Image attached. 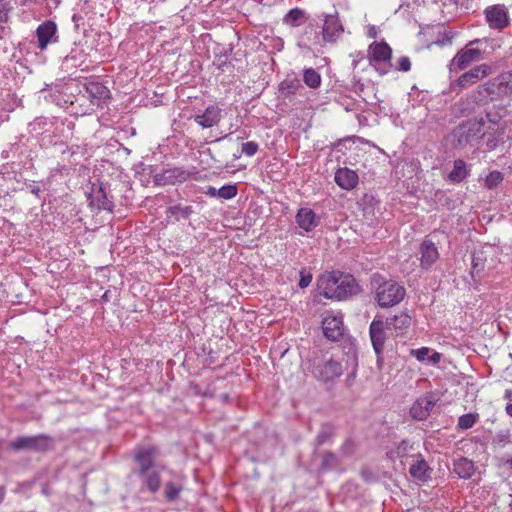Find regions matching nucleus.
Returning <instances> with one entry per match:
<instances>
[{
    "mask_svg": "<svg viewBox=\"0 0 512 512\" xmlns=\"http://www.w3.org/2000/svg\"><path fill=\"white\" fill-rule=\"evenodd\" d=\"M375 299L380 307H392L400 303L406 294L405 288L394 280H384L379 275L373 276Z\"/></svg>",
    "mask_w": 512,
    "mask_h": 512,
    "instance_id": "obj_2",
    "label": "nucleus"
},
{
    "mask_svg": "<svg viewBox=\"0 0 512 512\" xmlns=\"http://www.w3.org/2000/svg\"><path fill=\"white\" fill-rule=\"evenodd\" d=\"M88 200L92 207L112 211L113 203L108 196L106 186L102 182H95L88 192Z\"/></svg>",
    "mask_w": 512,
    "mask_h": 512,
    "instance_id": "obj_8",
    "label": "nucleus"
},
{
    "mask_svg": "<svg viewBox=\"0 0 512 512\" xmlns=\"http://www.w3.org/2000/svg\"><path fill=\"white\" fill-rule=\"evenodd\" d=\"M335 182L338 186L345 190H351L358 184V174L349 168H339L335 173Z\"/></svg>",
    "mask_w": 512,
    "mask_h": 512,
    "instance_id": "obj_20",
    "label": "nucleus"
},
{
    "mask_svg": "<svg viewBox=\"0 0 512 512\" xmlns=\"http://www.w3.org/2000/svg\"><path fill=\"white\" fill-rule=\"evenodd\" d=\"M312 281V274L306 269L300 271V280L298 286L302 289L308 287Z\"/></svg>",
    "mask_w": 512,
    "mask_h": 512,
    "instance_id": "obj_42",
    "label": "nucleus"
},
{
    "mask_svg": "<svg viewBox=\"0 0 512 512\" xmlns=\"http://www.w3.org/2000/svg\"><path fill=\"white\" fill-rule=\"evenodd\" d=\"M337 465V458L333 453H325L322 458V468L331 469Z\"/></svg>",
    "mask_w": 512,
    "mask_h": 512,
    "instance_id": "obj_40",
    "label": "nucleus"
},
{
    "mask_svg": "<svg viewBox=\"0 0 512 512\" xmlns=\"http://www.w3.org/2000/svg\"><path fill=\"white\" fill-rule=\"evenodd\" d=\"M421 265L430 267L439 257L435 244L430 240H425L420 247Z\"/></svg>",
    "mask_w": 512,
    "mask_h": 512,
    "instance_id": "obj_22",
    "label": "nucleus"
},
{
    "mask_svg": "<svg viewBox=\"0 0 512 512\" xmlns=\"http://www.w3.org/2000/svg\"><path fill=\"white\" fill-rule=\"evenodd\" d=\"M52 441L46 435L23 436L15 439L11 447L16 450H31L35 452H44L51 449Z\"/></svg>",
    "mask_w": 512,
    "mask_h": 512,
    "instance_id": "obj_6",
    "label": "nucleus"
},
{
    "mask_svg": "<svg viewBox=\"0 0 512 512\" xmlns=\"http://www.w3.org/2000/svg\"><path fill=\"white\" fill-rule=\"evenodd\" d=\"M430 349L428 347H422L419 349H412L411 355L414 356L418 361L424 362L428 361L431 364H438L441 360V354L438 352H434L432 355H429Z\"/></svg>",
    "mask_w": 512,
    "mask_h": 512,
    "instance_id": "obj_25",
    "label": "nucleus"
},
{
    "mask_svg": "<svg viewBox=\"0 0 512 512\" xmlns=\"http://www.w3.org/2000/svg\"><path fill=\"white\" fill-rule=\"evenodd\" d=\"M484 269V262L481 254H473L472 256V272L480 273Z\"/></svg>",
    "mask_w": 512,
    "mask_h": 512,
    "instance_id": "obj_41",
    "label": "nucleus"
},
{
    "mask_svg": "<svg viewBox=\"0 0 512 512\" xmlns=\"http://www.w3.org/2000/svg\"><path fill=\"white\" fill-rule=\"evenodd\" d=\"M467 174L466 163L463 160L458 159L454 162L453 169L449 173L448 177L452 182L458 183L464 180L467 177Z\"/></svg>",
    "mask_w": 512,
    "mask_h": 512,
    "instance_id": "obj_31",
    "label": "nucleus"
},
{
    "mask_svg": "<svg viewBox=\"0 0 512 512\" xmlns=\"http://www.w3.org/2000/svg\"><path fill=\"white\" fill-rule=\"evenodd\" d=\"M303 81L308 87L316 89L321 85V76L315 69L308 68L304 70Z\"/></svg>",
    "mask_w": 512,
    "mask_h": 512,
    "instance_id": "obj_33",
    "label": "nucleus"
},
{
    "mask_svg": "<svg viewBox=\"0 0 512 512\" xmlns=\"http://www.w3.org/2000/svg\"><path fill=\"white\" fill-rule=\"evenodd\" d=\"M490 28L502 30L509 25L507 9L504 5L489 6L484 11Z\"/></svg>",
    "mask_w": 512,
    "mask_h": 512,
    "instance_id": "obj_9",
    "label": "nucleus"
},
{
    "mask_svg": "<svg viewBox=\"0 0 512 512\" xmlns=\"http://www.w3.org/2000/svg\"><path fill=\"white\" fill-rule=\"evenodd\" d=\"M180 491H181L180 486H178L172 482H168L165 485L164 494H165V497L167 498V500L173 501L178 497Z\"/></svg>",
    "mask_w": 512,
    "mask_h": 512,
    "instance_id": "obj_37",
    "label": "nucleus"
},
{
    "mask_svg": "<svg viewBox=\"0 0 512 512\" xmlns=\"http://www.w3.org/2000/svg\"><path fill=\"white\" fill-rule=\"evenodd\" d=\"M409 473L417 480L426 481L429 478L428 464L424 459H419L410 466Z\"/></svg>",
    "mask_w": 512,
    "mask_h": 512,
    "instance_id": "obj_26",
    "label": "nucleus"
},
{
    "mask_svg": "<svg viewBox=\"0 0 512 512\" xmlns=\"http://www.w3.org/2000/svg\"><path fill=\"white\" fill-rule=\"evenodd\" d=\"M57 26L51 21L47 20L37 27L36 35L38 38V47L41 50H45L49 43L55 42Z\"/></svg>",
    "mask_w": 512,
    "mask_h": 512,
    "instance_id": "obj_15",
    "label": "nucleus"
},
{
    "mask_svg": "<svg viewBox=\"0 0 512 512\" xmlns=\"http://www.w3.org/2000/svg\"><path fill=\"white\" fill-rule=\"evenodd\" d=\"M259 149V145L254 141H249L242 144L241 152L249 157L255 155Z\"/></svg>",
    "mask_w": 512,
    "mask_h": 512,
    "instance_id": "obj_39",
    "label": "nucleus"
},
{
    "mask_svg": "<svg viewBox=\"0 0 512 512\" xmlns=\"http://www.w3.org/2000/svg\"><path fill=\"white\" fill-rule=\"evenodd\" d=\"M454 471L460 478L468 479L473 475L475 468L472 461L461 458L454 463Z\"/></svg>",
    "mask_w": 512,
    "mask_h": 512,
    "instance_id": "obj_27",
    "label": "nucleus"
},
{
    "mask_svg": "<svg viewBox=\"0 0 512 512\" xmlns=\"http://www.w3.org/2000/svg\"><path fill=\"white\" fill-rule=\"evenodd\" d=\"M322 329L326 338L336 341L343 335V322L341 317L326 316L322 321Z\"/></svg>",
    "mask_w": 512,
    "mask_h": 512,
    "instance_id": "obj_18",
    "label": "nucleus"
},
{
    "mask_svg": "<svg viewBox=\"0 0 512 512\" xmlns=\"http://www.w3.org/2000/svg\"><path fill=\"white\" fill-rule=\"evenodd\" d=\"M505 411L510 417H512V402L506 405Z\"/></svg>",
    "mask_w": 512,
    "mask_h": 512,
    "instance_id": "obj_47",
    "label": "nucleus"
},
{
    "mask_svg": "<svg viewBox=\"0 0 512 512\" xmlns=\"http://www.w3.org/2000/svg\"><path fill=\"white\" fill-rule=\"evenodd\" d=\"M386 325L382 320L374 319L369 327V334L375 353L380 356L386 340Z\"/></svg>",
    "mask_w": 512,
    "mask_h": 512,
    "instance_id": "obj_13",
    "label": "nucleus"
},
{
    "mask_svg": "<svg viewBox=\"0 0 512 512\" xmlns=\"http://www.w3.org/2000/svg\"><path fill=\"white\" fill-rule=\"evenodd\" d=\"M193 212L194 210L192 206L174 205L167 209L168 217H172L176 221L181 219H188L193 214Z\"/></svg>",
    "mask_w": 512,
    "mask_h": 512,
    "instance_id": "obj_28",
    "label": "nucleus"
},
{
    "mask_svg": "<svg viewBox=\"0 0 512 512\" xmlns=\"http://www.w3.org/2000/svg\"><path fill=\"white\" fill-rule=\"evenodd\" d=\"M320 373L325 381L332 380L343 373L342 365L331 359L324 363L321 367Z\"/></svg>",
    "mask_w": 512,
    "mask_h": 512,
    "instance_id": "obj_24",
    "label": "nucleus"
},
{
    "mask_svg": "<svg viewBox=\"0 0 512 512\" xmlns=\"http://www.w3.org/2000/svg\"><path fill=\"white\" fill-rule=\"evenodd\" d=\"M297 225L306 232L312 231L320 222L314 211L310 208H300L295 217Z\"/></svg>",
    "mask_w": 512,
    "mask_h": 512,
    "instance_id": "obj_19",
    "label": "nucleus"
},
{
    "mask_svg": "<svg viewBox=\"0 0 512 512\" xmlns=\"http://www.w3.org/2000/svg\"><path fill=\"white\" fill-rule=\"evenodd\" d=\"M368 36H369V37H371V38H375V37H376V30H375V27H371V28L369 29Z\"/></svg>",
    "mask_w": 512,
    "mask_h": 512,
    "instance_id": "obj_48",
    "label": "nucleus"
},
{
    "mask_svg": "<svg viewBox=\"0 0 512 512\" xmlns=\"http://www.w3.org/2000/svg\"><path fill=\"white\" fill-rule=\"evenodd\" d=\"M302 88L300 82L296 79L285 80L281 83V90L287 91L289 94H296V92Z\"/></svg>",
    "mask_w": 512,
    "mask_h": 512,
    "instance_id": "obj_38",
    "label": "nucleus"
},
{
    "mask_svg": "<svg viewBox=\"0 0 512 512\" xmlns=\"http://www.w3.org/2000/svg\"><path fill=\"white\" fill-rule=\"evenodd\" d=\"M479 416L478 414L468 413L459 417L458 427L460 429H469L475 425Z\"/></svg>",
    "mask_w": 512,
    "mask_h": 512,
    "instance_id": "obj_34",
    "label": "nucleus"
},
{
    "mask_svg": "<svg viewBox=\"0 0 512 512\" xmlns=\"http://www.w3.org/2000/svg\"><path fill=\"white\" fill-rule=\"evenodd\" d=\"M144 483L151 492H156L160 487V476L155 468L147 469L146 473H140Z\"/></svg>",
    "mask_w": 512,
    "mask_h": 512,
    "instance_id": "obj_29",
    "label": "nucleus"
},
{
    "mask_svg": "<svg viewBox=\"0 0 512 512\" xmlns=\"http://www.w3.org/2000/svg\"><path fill=\"white\" fill-rule=\"evenodd\" d=\"M190 173L182 168L174 167L165 169L155 175V182L159 185H174L186 181Z\"/></svg>",
    "mask_w": 512,
    "mask_h": 512,
    "instance_id": "obj_12",
    "label": "nucleus"
},
{
    "mask_svg": "<svg viewBox=\"0 0 512 512\" xmlns=\"http://www.w3.org/2000/svg\"><path fill=\"white\" fill-rule=\"evenodd\" d=\"M343 31V25L336 15H325L321 32L315 30L313 37H308V40L312 46L322 48L336 43Z\"/></svg>",
    "mask_w": 512,
    "mask_h": 512,
    "instance_id": "obj_3",
    "label": "nucleus"
},
{
    "mask_svg": "<svg viewBox=\"0 0 512 512\" xmlns=\"http://www.w3.org/2000/svg\"><path fill=\"white\" fill-rule=\"evenodd\" d=\"M84 96L95 106H100L110 97L109 89L102 83L91 81L84 85Z\"/></svg>",
    "mask_w": 512,
    "mask_h": 512,
    "instance_id": "obj_11",
    "label": "nucleus"
},
{
    "mask_svg": "<svg viewBox=\"0 0 512 512\" xmlns=\"http://www.w3.org/2000/svg\"><path fill=\"white\" fill-rule=\"evenodd\" d=\"M319 294L327 299L344 300L355 295L359 286L355 278L340 271L325 272L317 279Z\"/></svg>",
    "mask_w": 512,
    "mask_h": 512,
    "instance_id": "obj_1",
    "label": "nucleus"
},
{
    "mask_svg": "<svg viewBox=\"0 0 512 512\" xmlns=\"http://www.w3.org/2000/svg\"><path fill=\"white\" fill-rule=\"evenodd\" d=\"M325 435L324 434H319L318 437H317V441L319 444L323 443L325 441Z\"/></svg>",
    "mask_w": 512,
    "mask_h": 512,
    "instance_id": "obj_49",
    "label": "nucleus"
},
{
    "mask_svg": "<svg viewBox=\"0 0 512 512\" xmlns=\"http://www.w3.org/2000/svg\"><path fill=\"white\" fill-rule=\"evenodd\" d=\"M504 399L510 401L512 403V390L507 389L504 394Z\"/></svg>",
    "mask_w": 512,
    "mask_h": 512,
    "instance_id": "obj_46",
    "label": "nucleus"
},
{
    "mask_svg": "<svg viewBox=\"0 0 512 512\" xmlns=\"http://www.w3.org/2000/svg\"><path fill=\"white\" fill-rule=\"evenodd\" d=\"M217 191L218 189H216L215 187L209 186L205 193L211 197H218Z\"/></svg>",
    "mask_w": 512,
    "mask_h": 512,
    "instance_id": "obj_45",
    "label": "nucleus"
},
{
    "mask_svg": "<svg viewBox=\"0 0 512 512\" xmlns=\"http://www.w3.org/2000/svg\"><path fill=\"white\" fill-rule=\"evenodd\" d=\"M480 42L479 39L469 42L467 46ZM482 59V51L478 48H469L459 51L451 60L450 69L459 71L467 68L471 63Z\"/></svg>",
    "mask_w": 512,
    "mask_h": 512,
    "instance_id": "obj_7",
    "label": "nucleus"
},
{
    "mask_svg": "<svg viewBox=\"0 0 512 512\" xmlns=\"http://www.w3.org/2000/svg\"><path fill=\"white\" fill-rule=\"evenodd\" d=\"M491 73V66L487 64H481L470 71L462 74L457 79V85L461 88H465L471 84H474L478 82L479 80H482L486 76H488Z\"/></svg>",
    "mask_w": 512,
    "mask_h": 512,
    "instance_id": "obj_16",
    "label": "nucleus"
},
{
    "mask_svg": "<svg viewBox=\"0 0 512 512\" xmlns=\"http://www.w3.org/2000/svg\"><path fill=\"white\" fill-rule=\"evenodd\" d=\"M437 402L434 394L428 393L418 398L410 408V415L413 419L424 420L429 415Z\"/></svg>",
    "mask_w": 512,
    "mask_h": 512,
    "instance_id": "obj_10",
    "label": "nucleus"
},
{
    "mask_svg": "<svg viewBox=\"0 0 512 512\" xmlns=\"http://www.w3.org/2000/svg\"><path fill=\"white\" fill-rule=\"evenodd\" d=\"M411 324V317L405 313L401 312L398 315H394L391 318L386 319V329L389 331H395L396 333L402 332L404 329H407Z\"/></svg>",
    "mask_w": 512,
    "mask_h": 512,
    "instance_id": "obj_23",
    "label": "nucleus"
},
{
    "mask_svg": "<svg viewBox=\"0 0 512 512\" xmlns=\"http://www.w3.org/2000/svg\"><path fill=\"white\" fill-rule=\"evenodd\" d=\"M411 69V61L408 57L402 56L398 60V70L408 72Z\"/></svg>",
    "mask_w": 512,
    "mask_h": 512,
    "instance_id": "obj_44",
    "label": "nucleus"
},
{
    "mask_svg": "<svg viewBox=\"0 0 512 512\" xmlns=\"http://www.w3.org/2000/svg\"><path fill=\"white\" fill-rule=\"evenodd\" d=\"M484 124L483 120L468 121L460 124L453 130L452 137L457 142L458 146L473 144L484 135Z\"/></svg>",
    "mask_w": 512,
    "mask_h": 512,
    "instance_id": "obj_5",
    "label": "nucleus"
},
{
    "mask_svg": "<svg viewBox=\"0 0 512 512\" xmlns=\"http://www.w3.org/2000/svg\"><path fill=\"white\" fill-rule=\"evenodd\" d=\"M218 197L229 200L237 195V187L235 185H224L217 191Z\"/></svg>",
    "mask_w": 512,
    "mask_h": 512,
    "instance_id": "obj_35",
    "label": "nucleus"
},
{
    "mask_svg": "<svg viewBox=\"0 0 512 512\" xmlns=\"http://www.w3.org/2000/svg\"><path fill=\"white\" fill-rule=\"evenodd\" d=\"M10 10L11 6L9 2L6 0H0V23L7 22Z\"/></svg>",
    "mask_w": 512,
    "mask_h": 512,
    "instance_id": "obj_43",
    "label": "nucleus"
},
{
    "mask_svg": "<svg viewBox=\"0 0 512 512\" xmlns=\"http://www.w3.org/2000/svg\"><path fill=\"white\" fill-rule=\"evenodd\" d=\"M503 181V175L499 171H492L486 177L485 184L489 189L497 187Z\"/></svg>",
    "mask_w": 512,
    "mask_h": 512,
    "instance_id": "obj_36",
    "label": "nucleus"
},
{
    "mask_svg": "<svg viewBox=\"0 0 512 512\" xmlns=\"http://www.w3.org/2000/svg\"><path fill=\"white\" fill-rule=\"evenodd\" d=\"M158 456V449L155 446H143L136 450V461L140 466V473H146L147 469L154 468L153 461Z\"/></svg>",
    "mask_w": 512,
    "mask_h": 512,
    "instance_id": "obj_17",
    "label": "nucleus"
},
{
    "mask_svg": "<svg viewBox=\"0 0 512 512\" xmlns=\"http://www.w3.org/2000/svg\"><path fill=\"white\" fill-rule=\"evenodd\" d=\"M412 445L407 440L401 441L395 448L388 452L390 459L396 460L410 455Z\"/></svg>",
    "mask_w": 512,
    "mask_h": 512,
    "instance_id": "obj_32",
    "label": "nucleus"
},
{
    "mask_svg": "<svg viewBox=\"0 0 512 512\" xmlns=\"http://www.w3.org/2000/svg\"><path fill=\"white\" fill-rule=\"evenodd\" d=\"M368 55L370 61L387 62L391 59L392 50L385 42H374L369 46Z\"/></svg>",
    "mask_w": 512,
    "mask_h": 512,
    "instance_id": "obj_21",
    "label": "nucleus"
},
{
    "mask_svg": "<svg viewBox=\"0 0 512 512\" xmlns=\"http://www.w3.org/2000/svg\"><path fill=\"white\" fill-rule=\"evenodd\" d=\"M305 21V13L299 8L291 9L283 18V23L290 27L300 26Z\"/></svg>",
    "mask_w": 512,
    "mask_h": 512,
    "instance_id": "obj_30",
    "label": "nucleus"
},
{
    "mask_svg": "<svg viewBox=\"0 0 512 512\" xmlns=\"http://www.w3.org/2000/svg\"><path fill=\"white\" fill-rule=\"evenodd\" d=\"M221 117V109L217 105H209L202 113H197L192 118L202 128H211L220 122Z\"/></svg>",
    "mask_w": 512,
    "mask_h": 512,
    "instance_id": "obj_14",
    "label": "nucleus"
},
{
    "mask_svg": "<svg viewBox=\"0 0 512 512\" xmlns=\"http://www.w3.org/2000/svg\"><path fill=\"white\" fill-rule=\"evenodd\" d=\"M508 88L506 82L501 79H494L479 86L468 98L466 109L473 110L474 105H486L493 101L496 95L505 93Z\"/></svg>",
    "mask_w": 512,
    "mask_h": 512,
    "instance_id": "obj_4",
    "label": "nucleus"
},
{
    "mask_svg": "<svg viewBox=\"0 0 512 512\" xmlns=\"http://www.w3.org/2000/svg\"><path fill=\"white\" fill-rule=\"evenodd\" d=\"M4 496H5V490L3 487H0V503L4 499Z\"/></svg>",
    "mask_w": 512,
    "mask_h": 512,
    "instance_id": "obj_50",
    "label": "nucleus"
},
{
    "mask_svg": "<svg viewBox=\"0 0 512 512\" xmlns=\"http://www.w3.org/2000/svg\"><path fill=\"white\" fill-rule=\"evenodd\" d=\"M31 192H32L33 194H35V195H37V196H38V195H39V193H40V188H39V187H33V188L31 189Z\"/></svg>",
    "mask_w": 512,
    "mask_h": 512,
    "instance_id": "obj_51",
    "label": "nucleus"
}]
</instances>
